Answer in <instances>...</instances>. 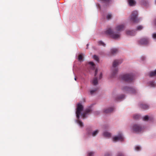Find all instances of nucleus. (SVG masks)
<instances>
[{
    "label": "nucleus",
    "mask_w": 156,
    "mask_h": 156,
    "mask_svg": "<svg viewBox=\"0 0 156 156\" xmlns=\"http://www.w3.org/2000/svg\"><path fill=\"white\" fill-rule=\"evenodd\" d=\"M132 129L133 130L136 132L139 133L141 132L143 128L139 124H134L133 126Z\"/></svg>",
    "instance_id": "423d86ee"
},
{
    "label": "nucleus",
    "mask_w": 156,
    "mask_h": 156,
    "mask_svg": "<svg viewBox=\"0 0 156 156\" xmlns=\"http://www.w3.org/2000/svg\"><path fill=\"white\" fill-rule=\"evenodd\" d=\"M149 119V118L147 115H146L143 118V120L144 121H147Z\"/></svg>",
    "instance_id": "393cba45"
},
{
    "label": "nucleus",
    "mask_w": 156,
    "mask_h": 156,
    "mask_svg": "<svg viewBox=\"0 0 156 156\" xmlns=\"http://www.w3.org/2000/svg\"><path fill=\"white\" fill-rule=\"evenodd\" d=\"M136 151H139L140 150V147L139 146H136L135 148Z\"/></svg>",
    "instance_id": "72a5a7b5"
},
{
    "label": "nucleus",
    "mask_w": 156,
    "mask_h": 156,
    "mask_svg": "<svg viewBox=\"0 0 156 156\" xmlns=\"http://www.w3.org/2000/svg\"><path fill=\"white\" fill-rule=\"evenodd\" d=\"M143 28V26L141 25H140L137 27L136 28L137 30H142Z\"/></svg>",
    "instance_id": "4be33fe9"
},
{
    "label": "nucleus",
    "mask_w": 156,
    "mask_h": 156,
    "mask_svg": "<svg viewBox=\"0 0 156 156\" xmlns=\"http://www.w3.org/2000/svg\"><path fill=\"white\" fill-rule=\"evenodd\" d=\"M124 140V137L121 133H119L118 135L114 137L113 138V141L114 142H116L118 141H122Z\"/></svg>",
    "instance_id": "6e6552de"
},
{
    "label": "nucleus",
    "mask_w": 156,
    "mask_h": 156,
    "mask_svg": "<svg viewBox=\"0 0 156 156\" xmlns=\"http://www.w3.org/2000/svg\"><path fill=\"white\" fill-rule=\"evenodd\" d=\"M92 83L94 85H96L98 83L97 78L95 77L92 81Z\"/></svg>",
    "instance_id": "2eb2a0df"
},
{
    "label": "nucleus",
    "mask_w": 156,
    "mask_h": 156,
    "mask_svg": "<svg viewBox=\"0 0 156 156\" xmlns=\"http://www.w3.org/2000/svg\"><path fill=\"white\" fill-rule=\"evenodd\" d=\"M98 130H96V131L93 132L92 133V135L93 136H96L97 134L98 133Z\"/></svg>",
    "instance_id": "b1692460"
},
{
    "label": "nucleus",
    "mask_w": 156,
    "mask_h": 156,
    "mask_svg": "<svg viewBox=\"0 0 156 156\" xmlns=\"http://www.w3.org/2000/svg\"><path fill=\"white\" fill-rule=\"evenodd\" d=\"M142 4L146 6L148 4V2L146 1H143L142 2Z\"/></svg>",
    "instance_id": "c85d7f7f"
},
{
    "label": "nucleus",
    "mask_w": 156,
    "mask_h": 156,
    "mask_svg": "<svg viewBox=\"0 0 156 156\" xmlns=\"http://www.w3.org/2000/svg\"><path fill=\"white\" fill-rule=\"evenodd\" d=\"M94 154V152H89L87 156H93Z\"/></svg>",
    "instance_id": "2f4dec72"
},
{
    "label": "nucleus",
    "mask_w": 156,
    "mask_h": 156,
    "mask_svg": "<svg viewBox=\"0 0 156 156\" xmlns=\"http://www.w3.org/2000/svg\"><path fill=\"white\" fill-rule=\"evenodd\" d=\"M122 90L125 92L130 93H134L136 92V90L133 88L129 87H124L122 88Z\"/></svg>",
    "instance_id": "0eeeda50"
},
{
    "label": "nucleus",
    "mask_w": 156,
    "mask_h": 156,
    "mask_svg": "<svg viewBox=\"0 0 156 156\" xmlns=\"http://www.w3.org/2000/svg\"><path fill=\"white\" fill-rule=\"evenodd\" d=\"M101 1H103L105 3L109 2L110 0H100Z\"/></svg>",
    "instance_id": "e433bc0d"
},
{
    "label": "nucleus",
    "mask_w": 156,
    "mask_h": 156,
    "mask_svg": "<svg viewBox=\"0 0 156 156\" xmlns=\"http://www.w3.org/2000/svg\"><path fill=\"white\" fill-rule=\"evenodd\" d=\"M154 24L156 26V19L155 20L154 22Z\"/></svg>",
    "instance_id": "a19ab883"
},
{
    "label": "nucleus",
    "mask_w": 156,
    "mask_h": 156,
    "mask_svg": "<svg viewBox=\"0 0 156 156\" xmlns=\"http://www.w3.org/2000/svg\"><path fill=\"white\" fill-rule=\"evenodd\" d=\"M122 62L120 60H116L114 61L112 66V76H114L118 72V69L116 67L120 64Z\"/></svg>",
    "instance_id": "7ed1b4c3"
},
{
    "label": "nucleus",
    "mask_w": 156,
    "mask_h": 156,
    "mask_svg": "<svg viewBox=\"0 0 156 156\" xmlns=\"http://www.w3.org/2000/svg\"><path fill=\"white\" fill-rule=\"evenodd\" d=\"M155 4H156V0H155Z\"/></svg>",
    "instance_id": "a18cd8bd"
},
{
    "label": "nucleus",
    "mask_w": 156,
    "mask_h": 156,
    "mask_svg": "<svg viewBox=\"0 0 156 156\" xmlns=\"http://www.w3.org/2000/svg\"><path fill=\"white\" fill-rule=\"evenodd\" d=\"M97 90V89H95L93 90H92L90 91V93L91 95L93 94Z\"/></svg>",
    "instance_id": "c756f323"
},
{
    "label": "nucleus",
    "mask_w": 156,
    "mask_h": 156,
    "mask_svg": "<svg viewBox=\"0 0 156 156\" xmlns=\"http://www.w3.org/2000/svg\"><path fill=\"white\" fill-rule=\"evenodd\" d=\"M129 5L131 6H133L135 5L136 2L134 0H128Z\"/></svg>",
    "instance_id": "f8f14e48"
},
{
    "label": "nucleus",
    "mask_w": 156,
    "mask_h": 156,
    "mask_svg": "<svg viewBox=\"0 0 156 156\" xmlns=\"http://www.w3.org/2000/svg\"><path fill=\"white\" fill-rule=\"evenodd\" d=\"M83 105L80 104H78L76 112V117L78 119H79L80 118V115L81 114V112L83 111Z\"/></svg>",
    "instance_id": "20e7f679"
},
{
    "label": "nucleus",
    "mask_w": 156,
    "mask_h": 156,
    "mask_svg": "<svg viewBox=\"0 0 156 156\" xmlns=\"http://www.w3.org/2000/svg\"><path fill=\"white\" fill-rule=\"evenodd\" d=\"M126 34L128 35L133 36L135 35L134 31L133 30H127L126 32Z\"/></svg>",
    "instance_id": "ddd939ff"
},
{
    "label": "nucleus",
    "mask_w": 156,
    "mask_h": 156,
    "mask_svg": "<svg viewBox=\"0 0 156 156\" xmlns=\"http://www.w3.org/2000/svg\"><path fill=\"white\" fill-rule=\"evenodd\" d=\"M98 70L97 69H95V74H94V76H96V75H97V74L98 73Z\"/></svg>",
    "instance_id": "4c0bfd02"
},
{
    "label": "nucleus",
    "mask_w": 156,
    "mask_h": 156,
    "mask_svg": "<svg viewBox=\"0 0 156 156\" xmlns=\"http://www.w3.org/2000/svg\"><path fill=\"white\" fill-rule=\"evenodd\" d=\"M140 118V116L138 114H135L134 115L133 118L135 119H139Z\"/></svg>",
    "instance_id": "aec40b11"
},
{
    "label": "nucleus",
    "mask_w": 156,
    "mask_h": 156,
    "mask_svg": "<svg viewBox=\"0 0 156 156\" xmlns=\"http://www.w3.org/2000/svg\"><path fill=\"white\" fill-rule=\"evenodd\" d=\"M114 110V108L112 107H110L105 109L104 110V112L105 113H109L112 112Z\"/></svg>",
    "instance_id": "9b49d317"
},
{
    "label": "nucleus",
    "mask_w": 156,
    "mask_h": 156,
    "mask_svg": "<svg viewBox=\"0 0 156 156\" xmlns=\"http://www.w3.org/2000/svg\"><path fill=\"white\" fill-rule=\"evenodd\" d=\"M98 44L100 45H102L103 46H105V44L102 41H100L98 42Z\"/></svg>",
    "instance_id": "412c9836"
},
{
    "label": "nucleus",
    "mask_w": 156,
    "mask_h": 156,
    "mask_svg": "<svg viewBox=\"0 0 156 156\" xmlns=\"http://www.w3.org/2000/svg\"><path fill=\"white\" fill-rule=\"evenodd\" d=\"M156 75V69L154 71H151L149 73V75L152 77Z\"/></svg>",
    "instance_id": "f3484780"
},
{
    "label": "nucleus",
    "mask_w": 156,
    "mask_h": 156,
    "mask_svg": "<svg viewBox=\"0 0 156 156\" xmlns=\"http://www.w3.org/2000/svg\"><path fill=\"white\" fill-rule=\"evenodd\" d=\"M77 122L80 126L82 127L83 126V123L80 121L78 120L77 121Z\"/></svg>",
    "instance_id": "a878e982"
},
{
    "label": "nucleus",
    "mask_w": 156,
    "mask_h": 156,
    "mask_svg": "<svg viewBox=\"0 0 156 156\" xmlns=\"http://www.w3.org/2000/svg\"><path fill=\"white\" fill-rule=\"evenodd\" d=\"M89 64H90V65H91L93 66H94V65H95L94 64V63L93 62H89Z\"/></svg>",
    "instance_id": "f704fd0d"
},
{
    "label": "nucleus",
    "mask_w": 156,
    "mask_h": 156,
    "mask_svg": "<svg viewBox=\"0 0 156 156\" xmlns=\"http://www.w3.org/2000/svg\"><path fill=\"white\" fill-rule=\"evenodd\" d=\"M112 17V15L111 14H108L107 16V19L108 20H110Z\"/></svg>",
    "instance_id": "bb28decb"
},
{
    "label": "nucleus",
    "mask_w": 156,
    "mask_h": 156,
    "mask_svg": "<svg viewBox=\"0 0 156 156\" xmlns=\"http://www.w3.org/2000/svg\"><path fill=\"white\" fill-rule=\"evenodd\" d=\"M103 135H104V136L106 137H110V136H111V134L110 133L108 132H105L103 133Z\"/></svg>",
    "instance_id": "6ab92c4d"
},
{
    "label": "nucleus",
    "mask_w": 156,
    "mask_h": 156,
    "mask_svg": "<svg viewBox=\"0 0 156 156\" xmlns=\"http://www.w3.org/2000/svg\"><path fill=\"white\" fill-rule=\"evenodd\" d=\"M124 26L123 25H120L118 26L115 28V30L117 31V32H114L110 28H108L105 31L106 34L109 35L112 38L115 39H119L120 35L119 34L120 31L124 29Z\"/></svg>",
    "instance_id": "f257e3e1"
},
{
    "label": "nucleus",
    "mask_w": 156,
    "mask_h": 156,
    "mask_svg": "<svg viewBox=\"0 0 156 156\" xmlns=\"http://www.w3.org/2000/svg\"><path fill=\"white\" fill-rule=\"evenodd\" d=\"M94 58L97 62L99 61V58L98 56L96 55H94L93 56Z\"/></svg>",
    "instance_id": "cd10ccee"
},
{
    "label": "nucleus",
    "mask_w": 156,
    "mask_h": 156,
    "mask_svg": "<svg viewBox=\"0 0 156 156\" xmlns=\"http://www.w3.org/2000/svg\"><path fill=\"white\" fill-rule=\"evenodd\" d=\"M118 52V50L117 48H112L111 50V53L113 55L116 53Z\"/></svg>",
    "instance_id": "dca6fc26"
},
{
    "label": "nucleus",
    "mask_w": 156,
    "mask_h": 156,
    "mask_svg": "<svg viewBox=\"0 0 156 156\" xmlns=\"http://www.w3.org/2000/svg\"><path fill=\"white\" fill-rule=\"evenodd\" d=\"M138 12L137 11H134L132 12L131 16V20L134 22L137 23L139 22L137 19Z\"/></svg>",
    "instance_id": "39448f33"
},
{
    "label": "nucleus",
    "mask_w": 156,
    "mask_h": 156,
    "mask_svg": "<svg viewBox=\"0 0 156 156\" xmlns=\"http://www.w3.org/2000/svg\"><path fill=\"white\" fill-rule=\"evenodd\" d=\"M78 59L80 61H83V56L81 54H80L79 55Z\"/></svg>",
    "instance_id": "5701e85b"
},
{
    "label": "nucleus",
    "mask_w": 156,
    "mask_h": 156,
    "mask_svg": "<svg viewBox=\"0 0 156 156\" xmlns=\"http://www.w3.org/2000/svg\"><path fill=\"white\" fill-rule=\"evenodd\" d=\"M150 85L152 87H154L155 86V84L154 82L151 81L150 83Z\"/></svg>",
    "instance_id": "7c9ffc66"
},
{
    "label": "nucleus",
    "mask_w": 156,
    "mask_h": 156,
    "mask_svg": "<svg viewBox=\"0 0 156 156\" xmlns=\"http://www.w3.org/2000/svg\"><path fill=\"white\" fill-rule=\"evenodd\" d=\"M75 80H76V78H75Z\"/></svg>",
    "instance_id": "c03bdc74"
},
{
    "label": "nucleus",
    "mask_w": 156,
    "mask_h": 156,
    "mask_svg": "<svg viewBox=\"0 0 156 156\" xmlns=\"http://www.w3.org/2000/svg\"><path fill=\"white\" fill-rule=\"evenodd\" d=\"M108 155V154H105V156H107V155ZM108 155H109V154H108Z\"/></svg>",
    "instance_id": "79ce46f5"
},
{
    "label": "nucleus",
    "mask_w": 156,
    "mask_h": 156,
    "mask_svg": "<svg viewBox=\"0 0 156 156\" xmlns=\"http://www.w3.org/2000/svg\"><path fill=\"white\" fill-rule=\"evenodd\" d=\"M140 107L144 109H147L148 108L149 106L148 105L146 104H141L140 105Z\"/></svg>",
    "instance_id": "4468645a"
},
{
    "label": "nucleus",
    "mask_w": 156,
    "mask_h": 156,
    "mask_svg": "<svg viewBox=\"0 0 156 156\" xmlns=\"http://www.w3.org/2000/svg\"><path fill=\"white\" fill-rule=\"evenodd\" d=\"M153 38L154 39H156V33H154L152 35Z\"/></svg>",
    "instance_id": "c9c22d12"
},
{
    "label": "nucleus",
    "mask_w": 156,
    "mask_h": 156,
    "mask_svg": "<svg viewBox=\"0 0 156 156\" xmlns=\"http://www.w3.org/2000/svg\"><path fill=\"white\" fill-rule=\"evenodd\" d=\"M102 73H101L100 75L99 79H101L102 78Z\"/></svg>",
    "instance_id": "58836bf2"
},
{
    "label": "nucleus",
    "mask_w": 156,
    "mask_h": 156,
    "mask_svg": "<svg viewBox=\"0 0 156 156\" xmlns=\"http://www.w3.org/2000/svg\"><path fill=\"white\" fill-rule=\"evenodd\" d=\"M91 112V110L89 108L87 109L85 111V112L82 114V117L83 119H84L86 117V115L88 113L90 112Z\"/></svg>",
    "instance_id": "9d476101"
},
{
    "label": "nucleus",
    "mask_w": 156,
    "mask_h": 156,
    "mask_svg": "<svg viewBox=\"0 0 156 156\" xmlns=\"http://www.w3.org/2000/svg\"><path fill=\"white\" fill-rule=\"evenodd\" d=\"M149 42V40L147 38H143L139 41V43L140 44L147 45Z\"/></svg>",
    "instance_id": "1a4fd4ad"
},
{
    "label": "nucleus",
    "mask_w": 156,
    "mask_h": 156,
    "mask_svg": "<svg viewBox=\"0 0 156 156\" xmlns=\"http://www.w3.org/2000/svg\"><path fill=\"white\" fill-rule=\"evenodd\" d=\"M88 45H89V44H87V47L88 46Z\"/></svg>",
    "instance_id": "37998d69"
},
{
    "label": "nucleus",
    "mask_w": 156,
    "mask_h": 156,
    "mask_svg": "<svg viewBox=\"0 0 156 156\" xmlns=\"http://www.w3.org/2000/svg\"><path fill=\"white\" fill-rule=\"evenodd\" d=\"M121 79L127 82H131L134 79L133 76L132 74H124L121 76Z\"/></svg>",
    "instance_id": "f03ea898"
},
{
    "label": "nucleus",
    "mask_w": 156,
    "mask_h": 156,
    "mask_svg": "<svg viewBox=\"0 0 156 156\" xmlns=\"http://www.w3.org/2000/svg\"><path fill=\"white\" fill-rule=\"evenodd\" d=\"M125 96L123 95H121L119 96L116 98V99L117 101L120 100L124 98Z\"/></svg>",
    "instance_id": "a211bd4d"
},
{
    "label": "nucleus",
    "mask_w": 156,
    "mask_h": 156,
    "mask_svg": "<svg viewBox=\"0 0 156 156\" xmlns=\"http://www.w3.org/2000/svg\"><path fill=\"white\" fill-rule=\"evenodd\" d=\"M142 60H144L145 59V58L144 57L142 56L141 58Z\"/></svg>",
    "instance_id": "ea45409f"
},
{
    "label": "nucleus",
    "mask_w": 156,
    "mask_h": 156,
    "mask_svg": "<svg viewBox=\"0 0 156 156\" xmlns=\"http://www.w3.org/2000/svg\"><path fill=\"white\" fill-rule=\"evenodd\" d=\"M117 156H124L123 154L121 152H119L118 153Z\"/></svg>",
    "instance_id": "473e14b6"
}]
</instances>
